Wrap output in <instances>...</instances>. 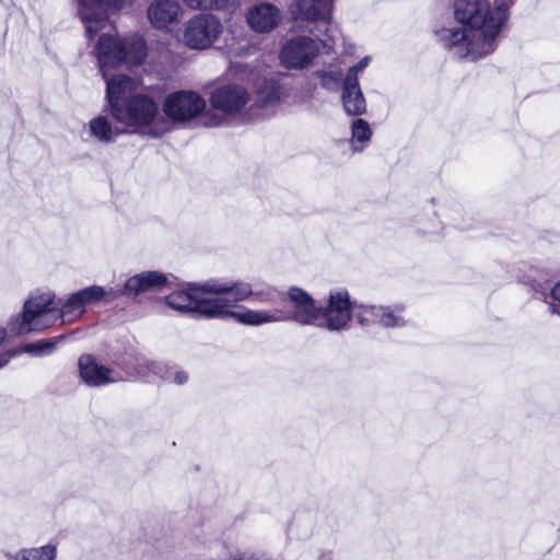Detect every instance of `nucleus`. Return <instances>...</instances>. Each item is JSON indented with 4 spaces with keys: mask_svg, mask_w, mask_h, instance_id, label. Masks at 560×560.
Listing matches in <instances>:
<instances>
[{
    "mask_svg": "<svg viewBox=\"0 0 560 560\" xmlns=\"http://www.w3.org/2000/svg\"><path fill=\"white\" fill-rule=\"evenodd\" d=\"M100 71L107 83L109 78L108 69L118 66L140 65L147 56V47L143 38L139 35H132L126 38H118L113 35H102L95 46Z\"/></svg>",
    "mask_w": 560,
    "mask_h": 560,
    "instance_id": "nucleus-5",
    "label": "nucleus"
},
{
    "mask_svg": "<svg viewBox=\"0 0 560 560\" xmlns=\"http://www.w3.org/2000/svg\"><path fill=\"white\" fill-rule=\"evenodd\" d=\"M454 18L460 26L434 31L438 42L458 59L477 60L492 54L508 19V2H454Z\"/></svg>",
    "mask_w": 560,
    "mask_h": 560,
    "instance_id": "nucleus-1",
    "label": "nucleus"
},
{
    "mask_svg": "<svg viewBox=\"0 0 560 560\" xmlns=\"http://www.w3.org/2000/svg\"><path fill=\"white\" fill-rule=\"evenodd\" d=\"M354 311L348 290L332 289L329 291L326 305L318 306L314 326L328 331H342L349 327Z\"/></svg>",
    "mask_w": 560,
    "mask_h": 560,
    "instance_id": "nucleus-8",
    "label": "nucleus"
},
{
    "mask_svg": "<svg viewBox=\"0 0 560 560\" xmlns=\"http://www.w3.org/2000/svg\"><path fill=\"white\" fill-rule=\"evenodd\" d=\"M250 96L240 84H225L217 88L210 95L211 106L228 116L240 114L248 104Z\"/></svg>",
    "mask_w": 560,
    "mask_h": 560,
    "instance_id": "nucleus-14",
    "label": "nucleus"
},
{
    "mask_svg": "<svg viewBox=\"0 0 560 560\" xmlns=\"http://www.w3.org/2000/svg\"><path fill=\"white\" fill-rule=\"evenodd\" d=\"M246 20L249 27L255 32L267 33L279 24L281 13L271 2H256L249 8Z\"/></svg>",
    "mask_w": 560,
    "mask_h": 560,
    "instance_id": "nucleus-17",
    "label": "nucleus"
},
{
    "mask_svg": "<svg viewBox=\"0 0 560 560\" xmlns=\"http://www.w3.org/2000/svg\"><path fill=\"white\" fill-rule=\"evenodd\" d=\"M405 307L401 304L355 306L354 317L361 326L380 325L385 328H400L406 325Z\"/></svg>",
    "mask_w": 560,
    "mask_h": 560,
    "instance_id": "nucleus-12",
    "label": "nucleus"
},
{
    "mask_svg": "<svg viewBox=\"0 0 560 560\" xmlns=\"http://www.w3.org/2000/svg\"><path fill=\"white\" fill-rule=\"evenodd\" d=\"M164 115L174 122H187L206 108V101L197 92L177 91L168 94L162 104Z\"/></svg>",
    "mask_w": 560,
    "mask_h": 560,
    "instance_id": "nucleus-11",
    "label": "nucleus"
},
{
    "mask_svg": "<svg viewBox=\"0 0 560 560\" xmlns=\"http://www.w3.org/2000/svg\"><path fill=\"white\" fill-rule=\"evenodd\" d=\"M136 81L127 75L107 80L106 100L109 114L124 132L161 137L170 130V122L160 114L159 104L148 94L133 93Z\"/></svg>",
    "mask_w": 560,
    "mask_h": 560,
    "instance_id": "nucleus-2",
    "label": "nucleus"
},
{
    "mask_svg": "<svg viewBox=\"0 0 560 560\" xmlns=\"http://www.w3.org/2000/svg\"><path fill=\"white\" fill-rule=\"evenodd\" d=\"M77 294L81 299L85 310L89 305L97 304L100 302L108 304L120 298V292L117 289H107L101 285H90L83 288L77 291Z\"/></svg>",
    "mask_w": 560,
    "mask_h": 560,
    "instance_id": "nucleus-21",
    "label": "nucleus"
},
{
    "mask_svg": "<svg viewBox=\"0 0 560 560\" xmlns=\"http://www.w3.org/2000/svg\"><path fill=\"white\" fill-rule=\"evenodd\" d=\"M549 298L551 299L550 302L547 300L548 296L545 295V301L549 306V312L560 316V281L551 289Z\"/></svg>",
    "mask_w": 560,
    "mask_h": 560,
    "instance_id": "nucleus-28",
    "label": "nucleus"
},
{
    "mask_svg": "<svg viewBox=\"0 0 560 560\" xmlns=\"http://www.w3.org/2000/svg\"><path fill=\"white\" fill-rule=\"evenodd\" d=\"M228 289L223 282L210 280L201 284H190L188 288L172 292L166 296L171 308L207 319H233L240 323L241 314L232 312V304L224 298Z\"/></svg>",
    "mask_w": 560,
    "mask_h": 560,
    "instance_id": "nucleus-4",
    "label": "nucleus"
},
{
    "mask_svg": "<svg viewBox=\"0 0 560 560\" xmlns=\"http://www.w3.org/2000/svg\"><path fill=\"white\" fill-rule=\"evenodd\" d=\"M149 370L171 383L183 385L188 381V374L177 366H168L161 362H151Z\"/></svg>",
    "mask_w": 560,
    "mask_h": 560,
    "instance_id": "nucleus-25",
    "label": "nucleus"
},
{
    "mask_svg": "<svg viewBox=\"0 0 560 560\" xmlns=\"http://www.w3.org/2000/svg\"><path fill=\"white\" fill-rule=\"evenodd\" d=\"M184 15L179 2H151L148 19L155 28L168 30L177 24Z\"/></svg>",
    "mask_w": 560,
    "mask_h": 560,
    "instance_id": "nucleus-19",
    "label": "nucleus"
},
{
    "mask_svg": "<svg viewBox=\"0 0 560 560\" xmlns=\"http://www.w3.org/2000/svg\"><path fill=\"white\" fill-rule=\"evenodd\" d=\"M370 60L371 59L368 56L362 58L355 66L349 68L345 79H353L354 82H359L358 81V73L360 71L364 70L369 66Z\"/></svg>",
    "mask_w": 560,
    "mask_h": 560,
    "instance_id": "nucleus-30",
    "label": "nucleus"
},
{
    "mask_svg": "<svg viewBox=\"0 0 560 560\" xmlns=\"http://www.w3.org/2000/svg\"><path fill=\"white\" fill-rule=\"evenodd\" d=\"M341 100L348 115L360 116L366 110V102L359 82H354L353 79L343 80Z\"/></svg>",
    "mask_w": 560,
    "mask_h": 560,
    "instance_id": "nucleus-20",
    "label": "nucleus"
},
{
    "mask_svg": "<svg viewBox=\"0 0 560 560\" xmlns=\"http://www.w3.org/2000/svg\"><path fill=\"white\" fill-rule=\"evenodd\" d=\"M319 52L318 43L305 35H295L288 38L279 52L281 65L287 69L308 68Z\"/></svg>",
    "mask_w": 560,
    "mask_h": 560,
    "instance_id": "nucleus-10",
    "label": "nucleus"
},
{
    "mask_svg": "<svg viewBox=\"0 0 560 560\" xmlns=\"http://www.w3.org/2000/svg\"><path fill=\"white\" fill-rule=\"evenodd\" d=\"M88 131L92 139L109 143L115 141L117 136L121 132L118 128L114 127L106 116L98 115L92 118L88 125Z\"/></svg>",
    "mask_w": 560,
    "mask_h": 560,
    "instance_id": "nucleus-22",
    "label": "nucleus"
},
{
    "mask_svg": "<svg viewBox=\"0 0 560 560\" xmlns=\"http://www.w3.org/2000/svg\"><path fill=\"white\" fill-rule=\"evenodd\" d=\"M117 2H80L78 8L81 20L89 37L94 36L101 30L113 9H117Z\"/></svg>",
    "mask_w": 560,
    "mask_h": 560,
    "instance_id": "nucleus-16",
    "label": "nucleus"
},
{
    "mask_svg": "<svg viewBox=\"0 0 560 560\" xmlns=\"http://www.w3.org/2000/svg\"><path fill=\"white\" fill-rule=\"evenodd\" d=\"M283 97V91L273 80L265 81L256 92L255 105L262 109L276 106Z\"/></svg>",
    "mask_w": 560,
    "mask_h": 560,
    "instance_id": "nucleus-23",
    "label": "nucleus"
},
{
    "mask_svg": "<svg viewBox=\"0 0 560 560\" xmlns=\"http://www.w3.org/2000/svg\"><path fill=\"white\" fill-rule=\"evenodd\" d=\"M57 340L55 339H48V340H38L33 343L25 345L21 350H10L11 352H14L13 355L20 352H27L32 355L42 357L49 354L54 351L56 347Z\"/></svg>",
    "mask_w": 560,
    "mask_h": 560,
    "instance_id": "nucleus-27",
    "label": "nucleus"
},
{
    "mask_svg": "<svg viewBox=\"0 0 560 560\" xmlns=\"http://www.w3.org/2000/svg\"><path fill=\"white\" fill-rule=\"evenodd\" d=\"M5 337L7 329L0 326V368L4 366L14 354V352H11L10 349L5 348Z\"/></svg>",
    "mask_w": 560,
    "mask_h": 560,
    "instance_id": "nucleus-29",
    "label": "nucleus"
},
{
    "mask_svg": "<svg viewBox=\"0 0 560 560\" xmlns=\"http://www.w3.org/2000/svg\"><path fill=\"white\" fill-rule=\"evenodd\" d=\"M85 312L77 292L57 302L51 292L36 293L24 302L21 313L11 316L8 329L14 335L40 331L56 323H72Z\"/></svg>",
    "mask_w": 560,
    "mask_h": 560,
    "instance_id": "nucleus-3",
    "label": "nucleus"
},
{
    "mask_svg": "<svg viewBox=\"0 0 560 560\" xmlns=\"http://www.w3.org/2000/svg\"><path fill=\"white\" fill-rule=\"evenodd\" d=\"M223 25L211 13H200L191 18L184 30L183 42L191 49L210 48L221 36Z\"/></svg>",
    "mask_w": 560,
    "mask_h": 560,
    "instance_id": "nucleus-9",
    "label": "nucleus"
},
{
    "mask_svg": "<svg viewBox=\"0 0 560 560\" xmlns=\"http://www.w3.org/2000/svg\"><path fill=\"white\" fill-rule=\"evenodd\" d=\"M290 311L246 312L241 314L240 324L260 326L264 324L294 320L302 325L314 326L318 306L315 300L303 289L291 287L287 292Z\"/></svg>",
    "mask_w": 560,
    "mask_h": 560,
    "instance_id": "nucleus-6",
    "label": "nucleus"
},
{
    "mask_svg": "<svg viewBox=\"0 0 560 560\" xmlns=\"http://www.w3.org/2000/svg\"><path fill=\"white\" fill-rule=\"evenodd\" d=\"M290 11L298 27L311 33L324 32L323 48L325 52L332 50L338 30L331 22L330 2H293Z\"/></svg>",
    "mask_w": 560,
    "mask_h": 560,
    "instance_id": "nucleus-7",
    "label": "nucleus"
},
{
    "mask_svg": "<svg viewBox=\"0 0 560 560\" xmlns=\"http://www.w3.org/2000/svg\"><path fill=\"white\" fill-rule=\"evenodd\" d=\"M57 547L48 544L42 547L24 548L19 550L12 560H56Z\"/></svg>",
    "mask_w": 560,
    "mask_h": 560,
    "instance_id": "nucleus-26",
    "label": "nucleus"
},
{
    "mask_svg": "<svg viewBox=\"0 0 560 560\" xmlns=\"http://www.w3.org/2000/svg\"><path fill=\"white\" fill-rule=\"evenodd\" d=\"M78 368L80 378L91 387H101L124 380L119 372L98 363L91 354H82Z\"/></svg>",
    "mask_w": 560,
    "mask_h": 560,
    "instance_id": "nucleus-15",
    "label": "nucleus"
},
{
    "mask_svg": "<svg viewBox=\"0 0 560 560\" xmlns=\"http://www.w3.org/2000/svg\"><path fill=\"white\" fill-rule=\"evenodd\" d=\"M350 148L352 152H362L369 145L373 135L370 124L362 118H354L350 124Z\"/></svg>",
    "mask_w": 560,
    "mask_h": 560,
    "instance_id": "nucleus-24",
    "label": "nucleus"
},
{
    "mask_svg": "<svg viewBox=\"0 0 560 560\" xmlns=\"http://www.w3.org/2000/svg\"><path fill=\"white\" fill-rule=\"evenodd\" d=\"M236 560H246L244 557H240L237 558ZM247 560H250L249 558H247Z\"/></svg>",
    "mask_w": 560,
    "mask_h": 560,
    "instance_id": "nucleus-31",
    "label": "nucleus"
},
{
    "mask_svg": "<svg viewBox=\"0 0 560 560\" xmlns=\"http://www.w3.org/2000/svg\"><path fill=\"white\" fill-rule=\"evenodd\" d=\"M167 283V278L159 271H143L128 278L122 289H117L120 296L136 298L140 293L160 290Z\"/></svg>",
    "mask_w": 560,
    "mask_h": 560,
    "instance_id": "nucleus-18",
    "label": "nucleus"
},
{
    "mask_svg": "<svg viewBox=\"0 0 560 560\" xmlns=\"http://www.w3.org/2000/svg\"><path fill=\"white\" fill-rule=\"evenodd\" d=\"M223 287L228 289L224 292V298H228V301L232 304V312L238 315L246 312H256L255 310L237 305V303L249 298L260 303H276L281 296L280 292L275 288L267 287L261 290H253L252 285L244 281L223 282Z\"/></svg>",
    "mask_w": 560,
    "mask_h": 560,
    "instance_id": "nucleus-13",
    "label": "nucleus"
}]
</instances>
